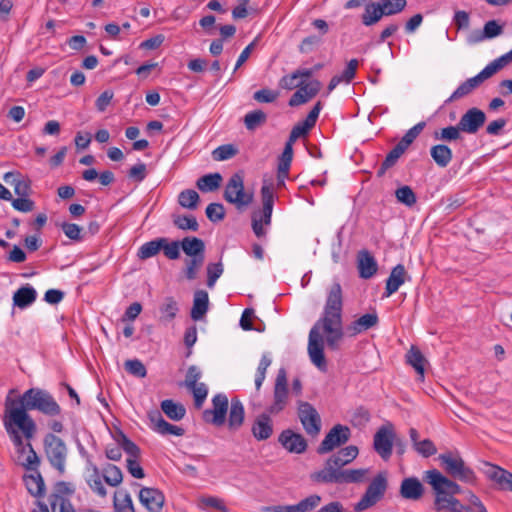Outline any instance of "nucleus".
Masks as SVG:
<instances>
[{
    "mask_svg": "<svg viewBox=\"0 0 512 512\" xmlns=\"http://www.w3.org/2000/svg\"><path fill=\"white\" fill-rule=\"evenodd\" d=\"M125 370L138 378H144L147 375V369L138 359L127 360L124 363Z\"/></svg>",
    "mask_w": 512,
    "mask_h": 512,
    "instance_id": "nucleus-57",
    "label": "nucleus"
},
{
    "mask_svg": "<svg viewBox=\"0 0 512 512\" xmlns=\"http://www.w3.org/2000/svg\"><path fill=\"white\" fill-rule=\"evenodd\" d=\"M209 308V297L205 290H197L194 293L193 306L190 316L194 321L201 320Z\"/></svg>",
    "mask_w": 512,
    "mask_h": 512,
    "instance_id": "nucleus-29",
    "label": "nucleus"
},
{
    "mask_svg": "<svg viewBox=\"0 0 512 512\" xmlns=\"http://www.w3.org/2000/svg\"><path fill=\"white\" fill-rule=\"evenodd\" d=\"M424 481L431 485L435 493L434 506L438 511L468 512L469 509L462 505L454 495L461 492V487L444 476L437 469L425 471Z\"/></svg>",
    "mask_w": 512,
    "mask_h": 512,
    "instance_id": "nucleus-3",
    "label": "nucleus"
},
{
    "mask_svg": "<svg viewBox=\"0 0 512 512\" xmlns=\"http://www.w3.org/2000/svg\"><path fill=\"white\" fill-rule=\"evenodd\" d=\"M161 250L165 257L170 260H176L180 257L181 241H169L168 238L162 237Z\"/></svg>",
    "mask_w": 512,
    "mask_h": 512,
    "instance_id": "nucleus-51",
    "label": "nucleus"
},
{
    "mask_svg": "<svg viewBox=\"0 0 512 512\" xmlns=\"http://www.w3.org/2000/svg\"><path fill=\"white\" fill-rule=\"evenodd\" d=\"M269 412L261 413L253 422L251 433L258 441H264L273 434V423Z\"/></svg>",
    "mask_w": 512,
    "mask_h": 512,
    "instance_id": "nucleus-22",
    "label": "nucleus"
},
{
    "mask_svg": "<svg viewBox=\"0 0 512 512\" xmlns=\"http://www.w3.org/2000/svg\"><path fill=\"white\" fill-rule=\"evenodd\" d=\"M24 482L28 492L35 496L41 497L45 491L44 480L39 471H34L33 474L24 477Z\"/></svg>",
    "mask_w": 512,
    "mask_h": 512,
    "instance_id": "nucleus-37",
    "label": "nucleus"
},
{
    "mask_svg": "<svg viewBox=\"0 0 512 512\" xmlns=\"http://www.w3.org/2000/svg\"><path fill=\"white\" fill-rule=\"evenodd\" d=\"M408 278L407 271L402 264L395 266L388 279H386V297L395 293Z\"/></svg>",
    "mask_w": 512,
    "mask_h": 512,
    "instance_id": "nucleus-28",
    "label": "nucleus"
},
{
    "mask_svg": "<svg viewBox=\"0 0 512 512\" xmlns=\"http://www.w3.org/2000/svg\"><path fill=\"white\" fill-rule=\"evenodd\" d=\"M149 418L153 423V430L161 435H175L182 436L185 430L182 427L170 424L161 415L159 411H154L149 414Z\"/></svg>",
    "mask_w": 512,
    "mask_h": 512,
    "instance_id": "nucleus-23",
    "label": "nucleus"
},
{
    "mask_svg": "<svg viewBox=\"0 0 512 512\" xmlns=\"http://www.w3.org/2000/svg\"><path fill=\"white\" fill-rule=\"evenodd\" d=\"M4 427L6 432L8 433L12 443L14 444L18 453H24L27 449V444H24L23 437L19 433V428L17 424L11 419V410L5 407V415H4Z\"/></svg>",
    "mask_w": 512,
    "mask_h": 512,
    "instance_id": "nucleus-24",
    "label": "nucleus"
},
{
    "mask_svg": "<svg viewBox=\"0 0 512 512\" xmlns=\"http://www.w3.org/2000/svg\"><path fill=\"white\" fill-rule=\"evenodd\" d=\"M397 448L398 454H403L405 451V445L401 438L394 431V426L391 422L386 421V459L392 452L393 447Z\"/></svg>",
    "mask_w": 512,
    "mask_h": 512,
    "instance_id": "nucleus-36",
    "label": "nucleus"
},
{
    "mask_svg": "<svg viewBox=\"0 0 512 512\" xmlns=\"http://www.w3.org/2000/svg\"><path fill=\"white\" fill-rule=\"evenodd\" d=\"M358 269L360 277L368 279L377 271V264L374 258L367 252L362 251L358 256Z\"/></svg>",
    "mask_w": 512,
    "mask_h": 512,
    "instance_id": "nucleus-35",
    "label": "nucleus"
},
{
    "mask_svg": "<svg viewBox=\"0 0 512 512\" xmlns=\"http://www.w3.org/2000/svg\"><path fill=\"white\" fill-rule=\"evenodd\" d=\"M321 502V497L319 495H310L305 499L301 500L299 503L292 505L293 512H310L314 510Z\"/></svg>",
    "mask_w": 512,
    "mask_h": 512,
    "instance_id": "nucleus-53",
    "label": "nucleus"
},
{
    "mask_svg": "<svg viewBox=\"0 0 512 512\" xmlns=\"http://www.w3.org/2000/svg\"><path fill=\"white\" fill-rule=\"evenodd\" d=\"M223 273V265L221 262L209 263L207 265V286L213 288L218 278Z\"/></svg>",
    "mask_w": 512,
    "mask_h": 512,
    "instance_id": "nucleus-61",
    "label": "nucleus"
},
{
    "mask_svg": "<svg viewBox=\"0 0 512 512\" xmlns=\"http://www.w3.org/2000/svg\"><path fill=\"white\" fill-rule=\"evenodd\" d=\"M43 444L44 452L50 465L55 468L59 474H64L68 454L65 442L60 437L52 433H48L44 437Z\"/></svg>",
    "mask_w": 512,
    "mask_h": 512,
    "instance_id": "nucleus-7",
    "label": "nucleus"
},
{
    "mask_svg": "<svg viewBox=\"0 0 512 512\" xmlns=\"http://www.w3.org/2000/svg\"><path fill=\"white\" fill-rule=\"evenodd\" d=\"M288 395L286 370L280 368L275 379L273 403L267 408V412L272 415H277L283 411L288 403Z\"/></svg>",
    "mask_w": 512,
    "mask_h": 512,
    "instance_id": "nucleus-9",
    "label": "nucleus"
},
{
    "mask_svg": "<svg viewBox=\"0 0 512 512\" xmlns=\"http://www.w3.org/2000/svg\"><path fill=\"white\" fill-rule=\"evenodd\" d=\"M406 359L407 363H409L417 372L419 376L418 379L420 381H423L425 375V365L427 363V360L425 359L421 351L417 347L411 346L410 350L406 354Z\"/></svg>",
    "mask_w": 512,
    "mask_h": 512,
    "instance_id": "nucleus-34",
    "label": "nucleus"
},
{
    "mask_svg": "<svg viewBox=\"0 0 512 512\" xmlns=\"http://www.w3.org/2000/svg\"><path fill=\"white\" fill-rule=\"evenodd\" d=\"M278 441L290 453L301 454L307 449V441L305 438L290 429L282 431Z\"/></svg>",
    "mask_w": 512,
    "mask_h": 512,
    "instance_id": "nucleus-17",
    "label": "nucleus"
},
{
    "mask_svg": "<svg viewBox=\"0 0 512 512\" xmlns=\"http://www.w3.org/2000/svg\"><path fill=\"white\" fill-rule=\"evenodd\" d=\"M113 505L115 512H135L132 498L125 490L115 492Z\"/></svg>",
    "mask_w": 512,
    "mask_h": 512,
    "instance_id": "nucleus-42",
    "label": "nucleus"
},
{
    "mask_svg": "<svg viewBox=\"0 0 512 512\" xmlns=\"http://www.w3.org/2000/svg\"><path fill=\"white\" fill-rule=\"evenodd\" d=\"M321 109H322V104L320 101H318L314 105V107L311 109V111L308 113L305 120L302 122H299L308 132L315 126Z\"/></svg>",
    "mask_w": 512,
    "mask_h": 512,
    "instance_id": "nucleus-63",
    "label": "nucleus"
},
{
    "mask_svg": "<svg viewBox=\"0 0 512 512\" xmlns=\"http://www.w3.org/2000/svg\"><path fill=\"white\" fill-rule=\"evenodd\" d=\"M199 200V194L193 189L183 190L178 195L179 205L190 210L197 208Z\"/></svg>",
    "mask_w": 512,
    "mask_h": 512,
    "instance_id": "nucleus-46",
    "label": "nucleus"
},
{
    "mask_svg": "<svg viewBox=\"0 0 512 512\" xmlns=\"http://www.w3.org/2000/svg\"><path fill=\"white\" fill-rule=\"evenodd\" d=\"M272 360L269 354H263L259 365L257 367L256 375H255V388L257 391L261 389V386L266 377V371L268 367L271 365Z\"/></svg>",
    "mask_w": 512,
    "mask_h": 512,
    "instance_id": "nucleus-50",
    "label": "nucleus"
},
{
    "mask_svg": "<svg viewBox=\"0 0 512 512\" xmlns=\"http://www.w3.org/2000/svg\"><path fill=\"white\" fill-rule=\"evenodd\" d=\"M379 319L376 313H367L354 320L346 328L349 336H356L363 333L378 323Z\"/></svg>",
    "mask_w": 512,
    "mask_h": 512,
    "instance_id": "nucleus-26",
    "label": "nucleus"
},
{
    "mask_svg": "<svg viewBox=\"0 0 512 512\" xmlns=\"http://www.w3.org/2000/svg\"><path fill=\"white\" fill-rule=\"evenodd\" d=\"M28 455L22 465L29 470L38 471L40 465V458L30 442L27 443Z\"/></svg>",
    "mask_w": 512,
    "mask_h": 512,
    "instance_id": "nucleus-64",
    "label": "nucleus"
},
{
    "mask_svg": "<svg viewBox=\"0 0 512 512\" xmlns=\"http://www.w3.org/2000/svg\"><path fill=\"white\" fill-rule=\"evenodd\" d=\"M384 489V473L380 472L372 483L368 486L365 494L360 501L355 504L354 509L358 512L364 511L373 506L379 499L381 491Z\"/></svg>",
    "mask_w": 512,
    "mask_h": 512,
    "instance_id": "nucleus-14",
    "label": "nucleus"
},
{
    "mask_svg": "<svg viewBox=\"0 0 512 512\" xmlns=\"http://www.w3.org/2000/svg\"><path fill=\"white\" fill-rule=\"evenodd\" d=\"M486 477L495 482L500 489L512 491V473L491 463H485Z\"/></svg>",
    "mask_w": 512,
    "mask_h": 512,
    "instance_id": "nucleus-21",
    "label": "nucleus"
},
{
    "mask_svg": "<svg viewBox=\"0 0 512 512\" xmlns=\"http://www.w3.org/2000/svg\"><path fill=\"white\" fill-rule=\"evenodd\" d=\"M162 242V237L145 242L139 247L137 257L140 260H146L154 257L161 251V247H163Z\"/></svg>",
    "mask_w": 512,
    "mask_h": 512,
    "instance_id": "nucleus-41",
    "label": "nucleus"
},
{
    "mask_svg": "<svg viewBox=\"0 0 512 512\" xmlns=\"http://www.w3.org/2000/svg\"><path fill=\"white\" fill-rule=\"evenodd\" d=\"M61 229L66 237L70 240L80 242L83 240V228L75 223L63 222L61 224Z\"/></svg>",
    "mask_w": 512,
    "mask_h": 512,
    "instance_id": "nucleus-56",
    "label": "nucleus"
},
{
    "mask_svg": "<svg viewBox=\"0 0 512 512\" xmlns=\"http://www.w3.org/2000/svg\"><path fill=\"white\" fill-rule=\"evenodd\" d=\"M173 224L181 230L198 231L199 224L193 215H173Z\"/></svg>",
    "mask_w": 512,
    "mask_h": 512,
    "instance_id": "nucleus-47",
    "label": "nucleus"
},
{
    "mask_svg": "<svg viewBox=\"0 0 512 512\" xmlns=\"http://www.w3.org/2000/svg\"><path fill=\"white\" fill-rule=\"evenodd\" d=\"M37 298L36 290L29 284L21 286L13 295V305L25 309L32 305Z\"/></svg>",
    "mask_w": 512,
    "mask_h": 512,
    "instance_id": "nucleus-30",
    "label": "nucleus"
},
{
    "mask_svg": "<svg viewBox=\"0 0 512 512\" xmlns=\"http://www.w3.org/2000/svg\"><path fill=\"white\" fill-rule=\"evenodd\" d=\"M205 261V256L202 257H189V259L185 260V277L188 280H195L197 278V273L199 269L202 267Z\"/></svg>",
    "mask_w": 512,
    "mask_h": 512,
    "instance_id": "nucleus-49",
    "label": "nucleus"
},
{
    "mask_svg": "<svg viewBox=\"0 0 512 512\" xmlns=\"http://www.w3.org/2000/svg\"><path fill=\"white\" fill-rule=\"evenodd\" d=\"M431 158L440 168L447 167L453 158L452 150L445 144H436L430 148Z\"/></svg>",
    "mask_w": 512,
    "mask_h": 512,
    "instance_id": "nucleus-33",
    "label": "nucleus"
},
{
    "mask_svg": "<svg viewBox=\"0 0 512 512\" xmlns=\"http://www.w3.org/2000/svg\"><path fill=\"white\" fill-rule=\"evenodd\" d=\"M222 179L221 174L217 172L206 174L197 180L196 186L202 192H213L221 186Z\"/></svg>",
    "mask_w": 512,
    "mask_h": 512,
    "instance_id": "nucleus-39",
    "label": "nucleus"
},
{
    "mask_svg": "<svg viewBox=\"0 0 512 512\" xmlns=\"http://www.w3.org/2000/svg\"><path fill=\"white\" fill-rule=\"evenodd\" d=\"M321 89V83L318 80H312L309 83L301 82L299 89L289 99V106L296 107L308 102L318 94Z\"/></svg>",
    "mask_w": 512,
    "mask_h": 512,
    "instance_id": "nucleus-19",
    "label": "nucleus"
},
{
    "mask_svg": "<svg viewBox=\"0 0 512 512\" xmlns=\"http://www.w3.org/2000/svg\"><path fill=\"white\" fill-rule=\"evenodd\" d=\"M181 249L188 257L205 256V243L202 239L187 236L181 240Z\"/></svg>",
    "mask_w": 512,
    "mask_h": 512,
    "instance_id": "nucleus-31",
    "label": "nucleus"
},
{
    "mask_svg": "<svg viewBox=\"0 0 512 512\" xmlns=\"http://www.w3.org/2000/svg\"><path fill=\"white\" fill-rule=\"evenodd\" d=\"M512 61V49L501 57L495 59L491 63H489L485 69L488 70V73L491 77L497 73L500 69L506 66L509 62Z\"/></svg>",
    "mask_w": 512,
    "mask_h": 512,
    "instance_id": "nucleus-60",
    "label": "nucleus"
},
{
    "mask_svg": "<svg viewBox=\"0 0 512 512\" xmlns=\"http://www.w3.org/2000/svg\"><path fill=\"white\" fill-rule=\"evenodd\" d=\"M400 493L405 499L419 500L424 494V487L418 478L409 477L402 481Z\"/></svg>",
    "mask_w": 512,
    "mask_h": 512,
    "instance_id": "nucleus-27",
    "label": "nucleus"
},
{
    "mask_svg": "<svg viewBox=\"0 0 512 512\" xmlns=\"http://www.w3.org/2000/svg\"><path fill=\"white\" fill-rule=\"evenodd\" d=\"M350 437L351 430L348 426L336 424L326 434L316 451L319 455L327 454L347 443Z\"/></svg>",
    "mask_w": 512,
    "mask_h": 512,
    "instance_id": "nucleus-8",
    "label": "nucleus"
},
{
    "mask_svg": "<svg viewBox=\"0 0 512 512\" xmlns=\"http://www.w3.org/2000/svg\"><path fill=\"white\" fill-rule=\"evenodd\" d=\"M228 407V397L223 393H218L212 398V408L204 410L202 418L206 423L220 427L226 422Z\"/></svg>",
    "mask_w": 512,
    "mask_h": 512,
    "instance_id": "nucleus-10",
    "label": "nucleus"
},
{
    "mask_svg": "<svg viewBox=\"0 0 512 512\" xmlns=\"http://www.w3.org/2000/svg\"><path fill=\"white\" fill-rule=\"evenodd\" d=\"M206 216L211 222H220L225 218V208L221 203H210L206 207Z\"/></svg>",
    "mask_w": 512,
    "mask_h": 512,
    "instance_id": "nucleus-58",
    "label": "nucleus"
},
{
    "mask_svg": "<svg viewBox=\"0 0 512 512\" xmlns=\"http://www.w3.org/2000/svg\"><path fill=\"white\" fill-rule=\"evenodd\" d=\"M199 502H200L199 507L201 509H204L206 507H211V508L218 509L222 512H228V509L225 506L224 501L218 497H213V496L201 497Z\"/></svg>",
    "mask_w": 512,
    "mask_h": 512,
    "instance_id": "nucleus-62",
    "label": "nucleus"
},
{
    "mask_svg": "<svg viewBox=\"0 0 512 512\" xmlns=\"http://www.w3.org/2000/svg\"><path fill=\"white\" fill-rule=\"evenodd\" d=\"M5 407L11 410V419L21 430L23 437L30 440L34 437L37 426L28 414L30 410H38L44 415L53 417L61 413V407L54 397L46 390L30 388L18 400L7 398Z\"/></svg>",
    "mask_w": 512,
    "mask_h": 512,
    "instance_id": "nucleus-1",
    "label": "nucleus"
},
{
    "mask_svg": "<svg viewBox=\"0 0 512 512\" xmlns=\"http://www.w3.org/2000/svg\"><path fill=\"white\" fill-rule=\"evenodd\" d=\"M298 418L308 435L315 437L320 433V415L309 402L298 401Z\"/></svg>",
    "mask_w": 512,
    "mask_h": 512,
    "instance_id": "nucleus-11",
    "label": "nucleus"
},
{
    "mask_svg": "<svg viewBox=\"0 0 512 512\" xmlns=\"http://www.w3.org/2000/svg\"><path fill=\"white\" fill-rule=\"evenodd\" d=\"M178 310V304L173 297H166L163 304L160 306L162 318L167 321L173 320L176 317Z\"/></svg>",
    "mask_w": 512,
    "mask_h": 512,
    "instance_id": "nucleus-54",
    "label": "nucleus"
},
{
    "mask_svg": "<svg viewBox=\"0 0 512 512\" xmlns=\"http://www.w3.org/2000/svg\"><path fill=\"white\" fill-rule=\"evenodd\" d=\"M425 122H419L410 128L399 141L404 148H408L425 128Z\"/></svg>",
    "mask_w": 512,
    "mask_h": 512,
    "instance_id": "nucleus-59",
    "label": "nucleus"
},
{
    "mask_svg": "<svg viewBox=\"0 0 512 512\" xmlns=\"http://www.w3.org/2000/svg\"><path fill=\"white\" fill-rule=\"evenodd\" d=\"M395 196H396L398 202H400L408 207H412L417 201L414 191L412 190V188L410 186H407V185H404V186L398 188L395 191Z\"/></svg>",
    "mask_w": 512,
    "mask_h": 512,
    "instance_id": "nucleus-52",
    "label": "nucleus"
},
{
    "mask_svg": "<svg viewBox=\"0 0 512 512\" xmlns=\"http://www.w3.org/2000/svg\"><path fill=\"white\" fill-rule=\"evenodd\" d=\"M223 198L226 202L241 209L253 202V193L246 192L242 172L234 173L226 183Z\"/></svg>",
    "mask_w": 512,
    "mask_h": 512,
    "instance_id": "nucleus-6",
    "label": "nucleus"
},
{
    "mask_svg": "<svg viewBox=\"0 0 512 512\" xmlns=\"http://www.w3.org/2000/svg\"><path fill=\"white\" fill-rule=\"evenodd\" d=\"M238 148L234 144H224L212 151V158L215 161H225L238 154Z\"/></svg>",
    "mask_w": 512,
    "mask_h": 512,
    "instance_id": "nucleus-48",
    "label": "nucleus"
},
{
    "mask_svg": "<svg viewBox=\"0 0 512 512\" xmlns=\"http://www.w3.org/2000/svg\"><path fill=\"white\" fill-rule=\"evenodd\" d=\"M462 130L459 124L450 125L434 132V139L444 142H454L462 139Z\"/></svg>",
    "mask_w": 512,
    "mask_h": 512,
    "instance_id": "nucleus-43",
    "label": "nucleus"
},
{
    "mask_svg": "<svg viewBox=\"0 0 512 512\" xmlns=\"http://www.w3.org/2000/svg\"><path fill=\"white\" fill-rule=\"evenodd\" d=\"M343 294L341 285L335 282L327 293L322 317L316 322L318 330L323 328L326 333V344L332 350L339 348V342L343 338L342 329Z\"/></svg>",
    "mask_w": 512,
    "mask_h": 512,
    "instance_id": "nucleus-2",
    "label": "nucleus"
},
{
    "mask_svg": "<svg viewBox=\"0 0 512 512\" xmlns=\"http://www.w3.org/2000/svg\"><path fill=\"white\" fill-rule=\"evenodd\" d=\"M160 406L163 413L173 421H180L186 414L185 407L171 399L163 400Z\"/></svg>",
    "mask_w": 512,
    "mask_h": 512,
    "instance_id": "nucleus-38",
    "label": "nucleus"
},
{
    "mask_svg": "<svg viewBox=\"0 0 512 512\" xmlns=\"http://www.w3.org/2000/svg\"><path fill=\"white\" fill-rule=\"evenodd\" d=\"M440 466L450 477L465 483H474L476 481L475 472L466 465L458 452H445L439 455Z\"/></svg>",
    "mask_w": 512,
    "mask_h": 512,
    "instance_id": "nucleus-4",
    "label": "nucleus"
},
{
    "mask_svg": "<svg viewBox=\"0 0 512 512\" xmlns=\"http://www.w3.org/2000/svg\"><path fill=\"white\" fill-rule=\"evenodd\" d=\"M491 78V75L488 73V70L485 68L479 72L476 76L471 77L461 83L457 89L451 94V96L446 100V103H450L466 97L470 93H472L476 88H478L485 80Z\"/></svg>",
    "mask_w": 512,
    "mask_h": 512,
    "instance_id": "nucleus-16",
    "label": "nucleus"
},
{
    "mask_svg": "<svg viewBox=\"0 0 512 512\" xmlns=\"http://www.w3.org/2000/svg\"><path fill=\"white\" fill-rule=\"evenodd\" d=\"M369 469H345L342 472L329 473L321 483L350 484L363 483L368 480Z\"/></svg>",
    "mask_w": 512,
    "mask_h": 512,
    "instance_id": "nucleus-15",
    "label": "nucleus"
},
{
    "mask_svg": "<svg viewBox=\"0 0 512 512\" xmlns=\"http://www.w3.org/2000/svg\"><path fill=\"white\" fill-rule=\"evenodd\" d=\"M267 121V114L262 110L248 112L244 116V125L247 130L254 131L264 125Z\"/></svg>",
    "mask_w": 512,
    "mask_h": 512,
    "instance_id": "nucleus-44",
    "label": "nucleus"
},
{
    "mask_svg": "<svg viewBox=\"0 0 512 512\" xmlns=\"http://www.w3.org/2000/svg\"><path fill=\"white\" fill-rule=\"evenodd\" d=\"M103 478L108 485L117 487L123 481V474L121 469L116 465L107 464L103 468Z\"/></svg>",
    "mask_w": 512,
    "mask_h": 512,
    "instance_id": "nucleus-45",
    "label": "nucleus"
},
{
    "mask_svg": "<svg viewBox=\"0 0 512 512\" xmlns=\"http://www.w3.org/2000/svg\"><path fill=\"white\" fill-rule=\"evenodd\" d=\"M358 452V448L354 445L340 449L326 460L323 469L312 474V479L322 482L329 477V473L342 472V467L352 462L357 457Z\"/></svg>",
    "mask_w": 512,
    "mask_h": 512,
    "instance_id": "nucleus-5",
    "label": "nucleus"
},
{
    "mask_svg": "<svg viewBox=\"0 0 512 512\" xmlns=\"http://www.w3.org/2000/svg\"><path fill=\"white\" fill-rule=\"evenodd\" d=\"M308 353L311 362L321 371L327 370L324 356L323 339L318 331V325H314L309 333Z\"/></svg>",
    "mask_w": 512,
    "mask_h": 512,
    "instance_id": "nucleus-12",
    "label": "nucleus"
},
{
    "mask_svg": "<svg viewBox=\"0 0 512 512\" xmlns=\"http://www.w3.org/2000/svg\"><path fill=\"white\" fill-rule=\"evenodd\" d=\"M486 115L485 113L476 107L468 109L461 117L458 122L459 128L464 133L476 134L479 129L485 124Z\"/></svg>",
    "mask_w": 512,
    "mask_h": 512,
    "instance_id": "nucleus-13",
    "label": "nucleus"
},
{
    "mask_svg": "<svg viewBox=\"0 0 512 512\" xmlns=\"http://www.w3.org/2000/svg\"><path fill=\"white\" fill-rule=\"evenodd\" d=\"M89 467L92 471V474L86 480L87 485L97 495H99L100 497H105L107 495V491L102 483L99 468L95 464L90 462Z\"/></svg>",
    "mask_w": 512,
    "mask_h": 512,
    "instance_id": "nucleus-40",
    "label": "nucleus"
},
{
    "mask_svg": "<svg viewBox=\"0 0 512 512\" xmlns=\"http://www.w3.org/2000/svg\"><path fill=\"white\" fill-rule=\"evenodd\" d=\"M191 391L194 398V405L197 409H200L208 395V387L205 383L201 382L194 387L188 388Z\"/></svg>",
    "mask_w": 512,
    "mask_h": 512,
    "instance_id": "nucleus-55",
    "label": "nucleus"
},
{
    "mask_svg": "<svg viewBox=\"0 0 512 512\" xmlns=\"http://www.w3.org/2000/svg\"><path fill=\"white\" fill-rule=\"evenodd\" d=\"M383 16L384 0H379L377 3L368 2L362 15V23L366 26H371L377 23Z\"/></svg>",
    "mask_w": 512,
    "mask_h": 512,
    "instance_id": "nucleus-32",
    "label": "nucleus"
},
{
    "mask_svg": "<svg viewBox=\"0 0 512 512\" xmlns=\"http://www.w3.org/2000/svg\"><path fill=\"white\" fill-rule=\"evenodd\" d=\"M139 500L148 511L160 512L165 502V496L159 489L144 487L139 492Z\"/></svg>",
    "mask_w": 512,
    "mask_h": 512,
    "instance_id": "nucleus-18",
    "label": "nucleus"
},
{
    "mask_svg": "<svg viewBox=\"0 0 512 512\" xmlns=\"http://www.w3.org/2000/svg\"><path fill=\"white\" fill-rule=\"evenodd\" d=\"M245 420V409L241 400L237 397L231 399L229 414H228V428L230 431H238Z\"/></svg>",
    "mask_w": 512,
    "mask_h": 512,
    "instance_id": "nucleus-25",
    "label": "nucleus"
},
{
    "mask_svg": "<svg viewBox=\"0 0 512 512\" xmlns=\"http://www.w3.org/2000/svg\"><path fill=\"white\" fill-rule=\"evenodd\" d=\"M261 199H262V210L258 215V220H261L265 225H270L273 205H274V192H273V183H268L264 180L263 185L261 187Z\"/></svg>",
    "mask_w": 512,
    "mask_h": 512,
    "instance_id": "nucleus-20",
    "label": "nucleus"
}]
</instances>
